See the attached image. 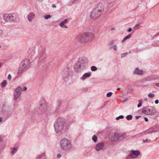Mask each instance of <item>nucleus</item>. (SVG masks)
I'll return each instance as SVG.
<instances>
[{"label": "nucleus", "instance_id": "nucleus-48", "mask_svg": "<svg viewBox=\"0 0 159 159\" xmlns=\"http://www.w3.org/2000/svg\"><path fill=\"white\" fill-rule=\"evenodd\" d=\"M144 118L145 120L146 121V122H147L148 121V119L147 118V117H144Z\"/></svg>", "mask_w": 159, "mask_h": 159}, {"label": "nucleus", "instance_id": "nucleus-55", "mask_svg": "<svg viewBox=\"0 0 159 159\" xmlns=\"http://www.w3.org/2000/svg\"><path fill=\"white\" fill-rule=\"evenodd\" d=\"M2 63L0 62V68L2 66Z\"/></svg>", "mask_w": 159, "mask_h": 159}, {"label": "nucleus", "instance_id": "nucleus-24", "mask_svg": "<svg viewBox=\"0 0 159 159\" xmlns=\"http://www.w3.org/2000/svg\"><path fill=\"white\" fill-rule=\"evenodd\" d=\"M20 96V95L18 94H17L15 93H14V99L15 100H17Z\"/></svg>", "mask_w": 159, "mask_h": 159}, {"label": "nucleus", "instance_id": "nucleus-6", "mask_svg": "<svg viewBox=\"0 0 159 159\" xmlns=\"http://www.w3.org/2000/svg\"><path fill=\"white\" fill-rule=\"evenodd\" d=\"M60 148L64 151H67L72 148V144L70 140L64 138L60 142Z\"/></svg>", "mask_w": 159, "mask_h": 159}, {"label": "nucleus", "instance_id": "nucleus-34", "mask_svg": "<svg viewBox=\"0 0 159 159\" xmlns=\"http://www.w3.org/2000/svg\"><path fill=\"white\" fill-rule=\"evenodd\" d=\"M61 100H59L57 101V105L58 107L61 105Z\"/></svg>", "mask_w": 159, "mask_h": 159}, {"label": "nucleus", "instance_id": "nucleus-45", "mask_svg": "<svg viewBox=\"0 0 159 159\" xmlns=\"http://www.w3.org/2000/svg\"><path fill=\"white\" fill-rule=\"evenodd\" d=\"M140 116H135V119L136 120L139 119V118H140Z\"/></svg>", "mask_w": 159, "mask_h": 159}, {"label": "nucleus", "instance_id": "nucleus-52", "mask_svg": "<svg viewBox=\"0 0 159 159\" xmlns=\"http://www.w3.org/2000/svg\"><path fill=\"white\" fill-rule=\"evenodd\" d=\"M52 7L53 8H55L56 7V6L54 4H52Z\"/></svg>", "mask_w": 159, "mask_h": 159}, {"label": "nucleus", "instance_id": "nucleus-9", "mask_svg": "<svg viewBox=\"0 0 159 159\" xmlns=\"http://www.w3.org/2000/svg\"><path fill=\"white\" fill-rule=\"evenodd\" d=\"M142 112L145 115H153L155 114L156 111L154 107L148 106L143 109Z\"/></svg>", "mask_w": 159, "mask_h": 159}, {"label": "nucleus", "instance_id": "nucleus-14", "mask_svg": "<svg viewBox=\"0 0 159 159\" xmlns=\"http://www.w3.org/2000/svg\"><path fill=\"white\" fill-rule=\"evenodd\" d=\"M140 154V151L139 150H132L131 151V153L129 156L133 158H136Z\"/></svg>", "mask_w": 159, "mask_h": 159}, {"label": "nucleus", "instance_id": "nucleus-21", "mask_svg": "<svg viewBox=\"0 0 159 159\" xmlns=\"http://www.w3.org/2000/svg\"><path fill=\"white\" fill-rule=\"evenodd\" d=\"M22 92V88L20 86H18L15 90L14 93L21 95Z\"/></svg>", "mask_w": 159, "mask_h": 159}, {"label": "nucleus", "instance_id": "nucleus-1", "mask_svg": "<svg viewBox=\"0 0 159 159\" xmlns=\"http://www.w3.org/2000/svg\"><path fill=\"white\" fill-rule=\"evenodd\" d=\"M88 62V61L87 58L84 57H80L74 65V71L76 72H80L87 68Z\"/></svg>", "mask_w": 159, "mask_h": 159}, {"label": "nucleus", "instance_id": "nucleus-26", "mask_svg": "<svg viewBox=\"0 0 159 159\" xmlns=\"http://www.w3.org/2000/svg\"><path fill=\"white\" fill-rule=\"evenodd\" d=\"M7 84V81L6 80H3L1 83V86L3 87L5 86Z\"/></svg>", "mask_w": 159, "mask_h": 159}, {"label": "nucleus", "instance_id": "nucleus-17", "mask_svg": "<svg viewBox=\"0 0 159 159\" xmlns=\"http://www.w3.org/2000/svg\"><path fill=\"white\" fill-rule=\"evenodd\" d=\"M134 73L138 75H142L143 74V72L142 70H140L138 68H137L134 72Z\"/></svg>", "mask_w": 159, "mask_h": 159}, {"label": "nucleus", "instance_id": "nucleus-51", "mask_svg": "<svg viewBox=\"0 0 159 159\" xmlns=\"http://www.w3.org/2000/svg\"><path fill=\"white\" fill-rule=\"evenodd\" d=\"M132 30V28H129V30H128V31L129 32H130Z\"/></svg>", "mask_w": 159, "mask_h": 159}, {"label": "nucleus", "instance_id": "nucleus-19", "mask_svg": "<svg viewBox=\"0 0 159 159\" xmlns=\"http://www.w3.org/2000/svg\"><path fill=\"white\" fill-rule=\"evenodd\" d=\"M3 115L5 116L6 118H8L10 117L12 113V112L11 111H7L5 112H3Z\"/></svg>", "mask_w": 159, "mask_h": 159}, {"label": "nucleus", "instance_id": "nucleus-16", "mask_svg": "<svg viewBox=\"0 0 159 159\" xmlns=\"http://www.w3.org/2000/svg\"><path fill=\"white\" fill-rule=\"evenodd\" d=\"M35 14L34 12L30 13L28 15V19L29 21H31L35 17Z\"/></svg>", "mask_w": 159, "mask_h": 159}, {"label": "nucleus", "instance_id": "nucleus-62", "mask_svg": "<svg viewBox=\"0 0 159 159\" xmlns=\"http://www.w3.org/2000/svg\"><path fill=\"white\" fill-rule=\"evenodd\" d=\"M1 137H0V141H1Z\"/></svg>", "mask_w": 159, "mask_h": 159}, {"label": "nucleus", "instance_id": "nucleus-47", "mask_svg": "<svg viewBox=\"0 0 159 159\" xmlns=\"http://www.w3.org/2000/svg\"><path fill=\"white\" fill-rule=\"evenodd\" d=\"M155 103L156 104H157L159 102V101L157 99L155 101Z\"/></svg>", "mask_w": 159, "mask_h": 159}, {"label": "nucleus", "instance_id": "nucleus-40", "mask_svg": "<svg viewBox=\"0 0 159 159\" xmlns=\"http://www.w3.org/2000/svg\"><path fill=\"white\" fill-rule=\"evenodd\" d=\"M11 78V76L10 74H9L8 75L7 78L9 80H10Z\"/></svg>", "mask_w": 159, "mask_h": 159}, {"label": "nucleus", "instance_id": "nucleus-28", "mask_svg": "<svg viewBox=\"0 0 159 159\" xmlns=\"http://www.w3.org/2000/svg\"><path fill=\"white\" fill-rule=\"evenodd\" d=\"M114 3L112 2H111L108 3L107 5L108 8H111L113 7Z\"/></svg>", "mask_w": 159, "mask_h": 159}, {"label": "nucleus", "instance_id": "nucleus-12", "mask_svg": "<svg viewBox=\"0 0 159 159\" xmlns=\"http://www.w3.org/2000/svg\"><path fill=\"white\" fill-rule=\"evenodd\" d=\"M38 62L39 63H44L46 60V53L44 51L39 52V55Z\"/></svg>", "mask_w": 159, "mask_h": 159}, {"label": "nucleus", "instance_id": "nucleus-60", "mask_svg": "<svg viewBox=\"0 0 159 159\" xmlns=\"http://www.w3.org/2000/svg\"><path fill=\"white\" fill-rule=\"evenodd\" d=\"M147 100V98H146L145 99V100L146 101V100Z\"/></svg>", "mask_w": 159, "mask_h": 159}, {"label": "nucleus", "instance_id": "nucleus-36", "mask_svg": "<svg viewBox=\"0 0 159 159\" xmlns=\"http://www.w3.org/2000/svg\"><path fill=\"white\" fill-rule=\"evenodd\" d=\"M124 117L122 115L120 116H119L116 117V120H118L120 119H123Z\"/></svg>", "mask_w": 159, "mask_h": 159}, {"label": "nucleus", "instance_id": "nucleus-59", "mask_svg": "<svg viewBox=\"0 0 159 159\" xmlns=\"http://www.w3.org/2000/svg\"><path fill=\"white\" fill-rule=\"evenodd\" d=\"M37 0L38 1H42L43 0Z\"/></svg>", "mask_w": 159, "mask_h": 159}, {"label": "nucleus", "instance_id": "nucleus-33", "mask_svg": "<svg viewBox=\"0 0 159 159\" xmlns=\"http://www.w3.org/2000/svg\"><path fill=\"white\" fill-rule=\"evenodd\" d=\"M112 93L111 92H109L107 93L106 95V96L107 97H111L112 95Z\"/></svg>", "mask_w": 159, "mask_h": 159}, {"label": "nucleus", "instance_id": "nucleus-58", "mask_svg": "<svg viewBox=\"0 0 159 159\" xmlns=\"http://www.w3.org/2000/svg\"><path fill=\"white\" fill-rule=\"evenodd\" d=\"M157 43H158V45H159V41L157 42Z\"/></svg>", "mask_w": 159, "mask_h": 159}, {"label": "nucleus", "instance_id": "nucleus-3", "mask_svg": "<svg viewBox=\"0 0 159 159\" xmlns=\"http://www.w3.org/2000/svg\"><path fill=\"white\" fill-rule=\"evenodd\" d=\"M94 34L92 33L85 32L79 35L77 37V40L81 43L91 41L94 37Z\"/></svg>", "mask_w": 159, "mask_h": 159}, {"label": "nucleus", "instance_id": "nucleus-54", "mask_svg": "<svg viewBox=\"0 0 159 159\" xmlns=\"http://www.w3.org/2000/svg\"><path fill=\"white\" fill-rule=\"evenodd\" d=\"M114 40H112L111 41V43H110V44L112 45V44H113L114 43Z\"/></svg>", "mask_w": 159, "mask_h": 159}, {"label": "nucleus", "instance_id": "nucleus-7", "mask_svg": "<svg viewBox=\"0 0 159 159\" xmlns=\"http://www.w3.org/2000/svg\"><path fill=\"white\" fill-rule=\"evenodd\" d=\"M29 66V60L28 59H25L20 63L18 73L19 74L26 70Z\"/></svg>", "mask_w": 159, "mask_h": 159}, {"label": "nucleus", "instance_id": "nucleus-41", "mask_svg": "<svg viewBox=\"0 0 159 159\" xmlns=\"http://www.w3.org/2000/svg\"><path fill=\"white\" fill-rule=\"evenodd\" d=\"M111 48H112L114 50H116L117 48L116 46V45L113 46Z\"/></svg>", "mask_w": 159, "mask_h": 159}, {"label": "nucleus", "instance_id": "nucleus-61", "mask_svg": "<svg viewBox=\"0 0 159 159\" xmlns=\"http://www.w3.org/2000/svg\"><path fill=\"white\" fill-rule=\"evenodd\" d=\"M114 30V28H112V29H111V30Z\"/></svg>", "mask_w": 159, "mask_h": 159}, {"label": "nucleus", "instance_id": "nucleus-18", "mask_svg": "<svg viewBox=\"0 0 159 159\" xmlns=\"http://www.w3.org/2000/svg\"><path fill=\"white\" fill-rule=\"evenodd\" d=\"M67 20L65 19L64 21H62L59 24L61 28H67V26L65 25L67 22Z\"/></svg>", "mask_w": 159, "mask_h": 159}, {"label": "nucleus", "instance_id": "nucleus-39", "mask_svg": "<svg viewBox=\"0 0 159 159\" xmlns=\"http://www.w3.org/2000/svg\"><path fill=\"white\" fill-rule=\"evenodd\" d=\"M88 90V89L87 88H83L82 89V90L83 92H86Z\"/></svg>", "mask_w": 159, "mask_h": 159}, {"label": "nucleus", "instance_id": "nucleus-30", "mask_svg": "<svg viewBox=\"0 0 159 159\" xmlns=\"http://www.w3.org/2000/svg\"><path fill=\"white\" fill-rule=\"evenodd\" d=\"M93 140L95 142H96L97 141V137L95 135H94L92 137Z\"/></svg>", "mask_w": 159, "mask_h": 159}, {"label": "nucleus", "instance_id": "nucleus-56", "mask_svg": "<svg viewBox=\"0 0 159 159\" xmlns=\"http://www.w3.org/2000/svg\"><path fill=\"white\" fill-rule=\"evenodd\" d=\"M120 89V88H118L117 89V90H119Z\"/></svg>", "mask_w": 159, "mask_h": 159}, {"label": "nucleus", "instance_id": "nucleus-35", "mask_svg": "<svg viewBox=\"0 0 159 159\" xmlns=\"http://www.w3.org/2000/svg\"><path fill=\"white\" fill-rule=\"evenodd\" d=\"M51 17V16H50V15H46L44 16V18L46 19L50 18Z\"/></svg>", "mask_w": 159, "mask_h": 159}, {"label": "nucleus", "instance_id": "nucleus-10", "mask_svg": "<svg viewBox=\"0 0 159 159\" xmlns=\"http://www.w3.org/2000/svg\"><path fill=\"white\" fill-rule=\"evenodd\" d=\"M155 129V128H152L149 129H148L146 130L145 131L136 134L134 136L132 137L131 138H139L147 134H149L152 133L153 132H158V131H157L156 129Z\"/></svg>", "mask_w": 159, "mask_h": 159}, {"label": "nucleus", "instance_id": "nucleus-31", "mask_svg": "<svg viewBox=\"0 0 159 159\" xmlns=\"http://www.w3.org/2000/svg\"><path fill=\"white\" fill-rule=\"evenodd\" d=\"M142 100H141V99L139 100V103L138 104V106H137V107L138 108L142 106Z\"/></svg>", "mask_w": 159, "mask_h": 159}, {"label": "nucleus", "instance_id": "nucleus-20", "mask_svg": "<svg viewBox=\"0 0 159 159\" xmlns=\"http://www.w3.org/2000/svg\"><path fill=\"white\" fill-rule=\"evenodd\" d=\"M91 75V73L90 72L85 73V74H84L82 76V77L81 79L83 80H85V79L86 78H87L89 77Z\"/></svg>", "mask_w": 159, "mask_h": 159}, {"label": "nucleus", "instance_id": "nucleus-42", "mask_svg": "<svg viewBox=\"0 0 159 159\" xmlns=\"http://www.w3.org/2000/svg\"><path fill=\"white\" fill-rule=\"evenodd\" d=\"M2 33H3V31H2V30L1 29H0V37L2 34Z\"/></svg>", "mask_w": 159, "mask_h": 159}, {"label": "nucleus", "instance_id": "nucleus-27", "mask_svg": "<svg viewBox=\"0 0 159 159\" xmlns=\"http://www.w3.org/2000/svg\"><path fill=\"white\" fill-rule=\"evenodd\" d=\"M126 118L127 120H130L132 119V116L130 115H128L126 116Z\"/></svg>", "mask_w": 159, "mask_h": 159}, {"label": "nucleus", "instance_id": "nucleus-22", "mask_svg": "<svg viewBox=\"0 0 159 159\" xmlns=\"http://www.w3.org/2000/svg\"><path fill=\"white\" fill-rule=\"evenodd\" d=\"M18 147L14 146L13 148H11V153L12 155L14 154L18 150Z\"/></svg>", "mask_w": 159, "mask_h": 159}, {"label": "nucleus", "instance_id": "nucleus-5", "mask_svg": "<svg viewBox=\"0 0 159 159\" xmlns=\"http://www.w3.org/2000/svg\"><path fill=\"white\" fill-rule=\"evenodd\" d=\"M111 139L114 141H120L127 137L126 134L125 133H119L115 132L112 135H110Z\"/></svg>", "mask_w": 159, "mask_h": 159}, {"label": "nucleus", "instance_id": "nucleus-29", "mask_svg": "<svg viewBox=\"0 0 159 159\" xmlns=\"http://www.w3.org/2000/svg\"><path fill=\"white\" fill-rule=\"evenodd\" d=\"M142 27L139 24H137L134 26V28L135 29L138 30L140 28Z\"/></svg>", "mask_w": 159, "mask_h": 159}, {"label": "nucleus", "instance_id": "nucleus-63", "mask_svg": "<svg viewBox=\"0 0 159 159\" xmlns=\"http://www.w3.org/2000/svg\"><path fill=\"white\" fill-rule=\"evenodd\" d=\"M1 48V45H0V48Z\"/></svg>", "mask_w": 159, "mask_h": 159}, {"label": "nucleus", "instance_id": "nucleus-15", "mask_svg": "<svg viewBox=\"0 0 159 159\" xmlns=\"http://www.w3.org/2000/svg\"><path fill=\"white\" fill-rule=\"evenodd\" d=\"M104 146V144L103 142L98 143L95 146V149L97 151H98L102 149Z\"/></svg>", "mask_w": 159, "mask_h": 159}, {"label": "nucleus", "instance_id": "nucleus-2", "mask_svg": "<svg viewBox=\"0 0 159 159\" xmlns=\"http://www.w3.org/2000/svg\"><path fill=\"white\" fill-rule=\"evenodd\" d=\"M4 20L7 22H17L20 20L18 15L17 13H5L3 15Z\"/></svg>", "mask_w": 159, "mask_h": 159}, {"label": "nucleus", "instance_id": "nucleus-13", "mask_svg": "<svg viewBox=\"0 0 159 159\" xmlns=\"http://www.w3.org/2000/svg\"><path fill=\"white\" fill-rule=\"evenodd\" d=\"M104 8V4L102 3H99L95 6V9L102 13Z\"/></svg>", "mask_w": 159, "mask_h": 159}, {"label": "nucleus", "instance_id": "nucleus-11", "mask_svg": "<svg viewBox=\"0 0 159 159\" xmlns=\"http://www.w3.org/2000/svg\"><path fill=\"white\" fill-rule=\"evenodd\" d=\"M102 13L98 11L94 8L91 11L90 15V17L93 19H96L100 17L102 15Z\"/></svg>", "mask_w": 159, "mask_h": 159}, {"label": "nucleus", "instance_id": "nucleus-4", "mask_svg": "<svg viewBox=\"0 0 159 159\" xmlns=\"http://www.w3.org/2000/svg\"><path fill=\"white\" fill-rule=\"evenodd\" d=\"M65 124V119L63 118H59L56 120L54 123V127L57 133L60 132L63 129Z\"/></svg>", "mask_w": 159, "mask_h": 159}, {"label": "nucleus", "instance_id": "nucleus-8", "mask_svg": "<svg viewBox=\"0 0 159 159\" xmlns=\"http://www.w3.org/2000/svg\"><path fill=\"white\" fill-rule=\"evenodd\" d=\"M37 111L39 114H42L44 113L47 110V105L45 101L43 99L37 107Z\"/></svg>", "mask_w": 159, "mask_h": 159}, {"label": "nucleus", "instance_id": "nucleus-44", "mask_svg": "<svg viewBox=\"0 0 159 159\" xmlns=\"http://www.w3.org/2000/svg\"><path fill=\"white\" fill-rule=\"evenodd\" d=\"M128 54V52H126V53H123L122 55H121V57H124L125 56V55H126L127 54Z\"/></svg>", "mask_w": 159, "mask_h": 159}, {"label": "nucleus", "instance_id": "nucleus-32", "mask_svg": "<svg viewBox=\"0 0 159 159\" xmlns=\"http://www.w3.org/2000/svg\"><path fill=\"white\" fill-rule=\"evenodd\" d=\"M97 68L95 66H92L91 67V70L92 71H95L97 70Z\"/></svg>", "mask_w": 159, "mask_h": 159}, {"label": "nucleus", "instance_id": "nucleus-38", "mask_svg": "<svg viewBox=\"0 0 159 159\" xmlns=\"http://www.w3.org/2000/svg\"><path fill=\"white\" fill-rule=\"evenodd\" d=\"M72 3L74 4H75L76 3L79 2L80 0H72Z\"/></svg>", "mask_w": 159, "mask_h": 159}, {"label": "nucleus", "instance_id": "nucleus-53", "mask_svg": "<svg viewBox=\"0 0 159 159\" xmlns=\"http://www.w3.org/2000/svg\"><path fill=\"white\" fill-rule=\"evenodd\" d=\"M23 90L24 91H26V90H27V88L25 87L24 88V89H23Z\"/></svg>", "mask_w": 159, "mask_h": 159}, {"label": "nucleus", "instance_id": "nucleus-23", "mask_svg": "<svg viewBox=\"0 0 159 159\" xmlns=\"http://www.w3.org/2000/svg\"><path fill=\"white\" fill-rule=\"evenodd\" d=\"M131 34H129L128 35L126 36L122 40V42L125 41L127 39H129L131 37Z\"/></svg>", "mask_w": 159, "mask_h": 159}, {"label": "nucleus", "instance_id": "nucleus-57", "mask_svg": "<svg viewBox=\"0 0 159 159\" xmlns=\"http://www.w3.org/2000/svg\"><path fill=\"white\" fill-rule=\"evenodd\" d=\"M2 120V118L0 117V122H1Z\"/></svg>", "mask_w": 159, "mask_h": 159}, {"label": "nucleus", "instance_id": "nucleus-37", "mask_svg": "<svg viewBox=\"0 0 159 159\" xmlns=\"http://www.w3.org/2000/svg\"><path fill=\"white\" fill-rule=\"evenodd\" d=\"M154 95L152 93H149L148 95V96L150 98H152L154 96Z\"/></svg>", "mask_w": 159, "mask_h": 159}, {"label": "nucleus", "instance_id": "nucleus-46", "mask_svg": "<svg viewBox=\"0 0 159 159\" xmlns=\"http://www.w3.org/2000/svg\"><path fill=\"white\" fill-rule=\"evenodd\" d=\"M61 154H58L57 155V157L58 158H59L61 157Z\"/></svg>", "mask_w": 159, "mask_h": 159}, {"label": "nucleus", "instance_id": "nucleus-25", "mask_svg": "<svg viewBox=\"0 0 159 159\" xmlns=\"http://www.w3.org/2000/svg\"><path fill=\"white\" fill-rule=\"evenodd\" d=\"M39 159H45V154L44 153H42L39 157Z\"/></svg>", "mask_w": 159, "mask_h": 159}, {"label": "nucleus", "instance_id": "nucleus-49", "mask_svg": "<svg viewBox=\"0 0 159 159\" xmlns=\"http://www.w3.org/2000/svg\"><path fill=\"white\" fill-rule=\"evenodd\" d=\"M148 139H146V140H143V143H145L146 142H148Z\"/></svg>", "mask_w": 159, "mask_h": 159}, {"label": "nucleus", "instance_id": "nucleus-50", "mask_svg": "<svg viewBox=\"0 0 159 159\" xmlns=\"http://www.w3.org/2000/svg\"><path fill=\"white\" fill-rule=\"evenodd\" d=\"M155 85L156 86L159 87V82L156 83Z\"/></svg>", "mask_w": 159, "mask_h": 159}, {"label": "nucleus", "instance_id": "nucleus-43", "mask_svg": "<svg viewBox=\"0 0 159 159\" xmlns=\"http://www.w3.org/2000/svg\"><path fill=\"white\" fill-rule=\"evenodd\" d=\"M125 159H133V158L131 157L130 156H128Z\"/></svg>", "mask_w": 159, "mask_h": 159}, {"label": "nucleus", "instance_id": "nucleus-64", "mask_svg": "<svg viewBox=\"0 0 159 159\" xmlns=\"http://www.w3.org/2000/svg\"><path fill=\"white\" fill-rule=\"evenodd\" d=\"M67 74L68 75V72H67Z\"/></svg>", "mask_w": 159, "mask_h": 159}]
</instances>
